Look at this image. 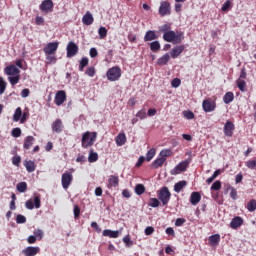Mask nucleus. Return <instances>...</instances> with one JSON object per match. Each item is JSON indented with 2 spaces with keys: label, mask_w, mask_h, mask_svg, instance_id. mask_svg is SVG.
<instances>
[{
  "label": "nucleus",
  "mask_w": 256,
  "mask_h": 256,
  "mask_svg": "<svg viewBox=\"0 0 256 256\" xmlns=\"http://www.w3.org/2000/svg\"><path fill=\"white\" fill-rule=\"evenodd\" d=\"M161 49V44L159 41H154L150 43V50L153 51V53H157Z\"/></svg>",
  "instance_id": "37"
},
{
  "label": "nucleus",
  "mask_w": 256,
  "mask_h": 256,
  "mask_svg": "<svg viewBox=\"0 0 256 256\" xmlns=\"http://www.w3.org/2000/svg\"><path fill=\"white\" fill-rule=\"evenodd\" d=\"M245 79H247V70L245 68H242L238 81H245Z\"/></svg>",
  "instance_id": "53"
},
{
  "label": "nucleus",
  "mask_w": 256,
  "mask_h": 256,
  "mask_svg": "<svg viewBox=\"0 0 256 256\" xmlns=\"http://www.w3.org/2000/svg\"><path fill=\"white\" fill-rule=\"evenodd\" d=\"M187 220L185 218H177L175 221V226L176 227H183V224L186 223Z\"/></svg>",
  "instance_id": "57"
},
{
  "label": "nucleus",
  "mask_w": 256,
  "mask_h": 256,
  "mask_svg": "<svg viewBox=\"0 0 256 256\" xmlns=\"http://www.w3.org/2000/svg\"><path fill=\"white\" fill-rule=\"evenodd\" d=\"M12 137H21V128L12 129Z\"/></svg>",
  "instance_id": "60"
},
{
  "label": "nucleus",
  "mask_w": 256,
  "mask_h": 256,
  "mask_svg": "<svg viewBox=\"0 0 256 256\" xmlns=\"http://www.w3.org/2000/svg\"><path fill=\"white\" fill-rule=\"evenodd\" d=\"M102 235L104 237H110V239H117V237H119L120 233L117 230L113 231V230L106 229L103 231Z\"/></svg>",
  "instance_id": "27"
},
{
  "label": "nucleus",
  "mask_w": 256,
  "mask_h": 256,
  "mask_svg": "<svg viewBox=\"0 0 256 256\" xmlns=\"http://www.w3.org/2000/svg\"><path fill=\"white\" fill-rule=\"evenodd\" d=\"M161 17L171 15V4L167 1H162L159 7Z\"/></svg>",
  "instance_id": "14"
},
{
  "label": "nucleus",
  "mask_w": 256,
  "mask_h": 256,
  "mask_svg": "<svg viewBox=\"0 0 256 256\" xmlns=\"http://www.w3.org/2000/svg\"><path fill=\"white\" fill-rule=\"evenodd\" d=\"M12 164L15 165V167H19V165H21V156H14L12 158Z\"/></svg>",
  "instance_id": "56"
},
{
  "label": "nucleus",
  "mask_w": 256,
  "mask_h": 256,
  "mask_svg": "<svg viewBox=\"0 0 256 256\" xmlns=\"http://www.w3.org/2000/svg\"><path fill=\"white\" fill-rule=\"evenodd\" d=\"M221 241V235L213 234L208 238V242L212 247H217Z\"/></svg>",
  "instance_id": "22"
},
{
  "label": "nucleus",
  "mask_w": 256,
  "mask_h": 256,
  "mask_svg": "<svg viewBox=\"0 0 256 256\" xmlns=\"http://www.w3.org/2000/svg\"><path fill=\"white\" fill-rule=\"evenodd\" d=\"M233 99H235V94H233V92H227L223 97V101L226 105L233 103Z\"/></svg>",
  "instance_id": "32"
},
{
  "label": "nucleus",
  "mask_w": 256,
  "mask_h": 256,
  "mask_svg": "<svg viewBox=\"0 0 256 256\" xmlns=\"http://www.w3.org/2000/svg\"><path fill=\"white\" fill-rule=\"evenodd\" d=\"M93 21H95V19L93 18V14H91L89 11H87L82 17L83 25H93Z\"/></svg>",
  "instance_id": "21"
},
{
  "label": "nucleus",
  "mask_w": 256,
  "mask_h": 256,
  "mask_svg": "<svg viewBox=\"0 0 256 256\" xmlns=\"http://www.w3.org/2000/svg\"><path fill=\"white\" fill-rule=\"evenodd\" d=\"M136 117H138L139 119H146L147 110H145V108L141 109L140 111L137 112Z\"/></svg>",
  "instance_id": "50"
},
{
  "label": "nucleus",
  "mask_w": 256,
  "mask_h": 256,
  "mask_svg": "<svg viewBox=\"0 0 256 256\" xmlns=\"http://www.w3.org/2000/svg\"><path fill=\"white\" fill-rule=\"evenodd\" d=\"M247 209L250 213H253V211H256V200L252 199L247 204Z\"/></svg>",
  "instance_id": "40"
},
{
  "label": "nucleus",
  "mask_w": 256,
  "mask_h": 256,
  "mask_svg": "<svg viewBox=\"0 0 256 256\" xmlns=\"http://www.w3.org/2000/svg\"><path fill=\"white\" fill-rule=\"evenodd\" d=\"M16 223L18 224L27 223V218L24 215L18 214L16 217Z\"/></svg>",
  "instance_id": "52"
},
{
  "label": "nucleus",
  "mask_w": 256,
  "mask_h": 256,
  "mask_svg": "<svg viewBox=\"0 0 256 256\" xmlns=\"http://www.w3.org/2000/svg\"><path fill=\"white\" fill-rule=\"evenodd\" d=\"M189 163H191V161L189 160H184L182 162H180L178 165L175 166L174 169L171 170V175H179V173H183L185 171H187V167H189Z\"/></svg>",
  "instance_id": "8"
},
{
  "label": "nucleus",
  "mask_w": 256,
  "mask_h": 256,
  "mask_svg": "<svg viewBox=\"0 0 256 256\" xmlns=\"http://www.w3.org/2000/svg\"><path fill=\"white\" fill-rule=\"evenodd\" d=\"M98 160H99V154H97V152H93V150H90L89 156H88L89 163H95Z\"/></svg>",
  "instance_id": "34"
},
{
  "label": "nucleus",
  "mask_w": 256,
  "mask_h": 256,
  "mask_svg": "<svg viewBox=\"0 0 256 256\" xmlns=\"http://www.w3.org/2000/svg\"><path fill=\"white\" fill-rule=\"evenodd\" d=\"M201 201V194L199 192H192L190 196V202L193 205H197Z\"/></svg>",
  "instance_id": "29"
},
{
  "label": "nucleus",
  "mask_w": 256,
  "mask_h": 256,
  "mask_svg": "<svg viewBox=\"0 0 256 256\" xmlns=\"http://www.w3.org/2000/svg\"><path fill=\"white\" fill-rule=\"evenodd\" d=\"M230 197L234 201H237V189H235L233 187L230 188Z\"/></svg>",
  "instance_id": "59"
},
{
  "label": "nucleus",
  "mask_w": 256,
  "mask_h": 256,
  "mask_svg": "<svg viewBox=\"0 0 256 256\" xmlns=\"http://www.w3.org/2000/svg\"><path fill=\"white\" fill-rule=\"evenodd\" d=\"M59 49V42H49L44 48L43 52L45 55H55Z\"/></svg>",
  "instance_id": "11"
},
{
  "label": "nucleus",
  "mask_w": 256,
  "mask_h": 256,
  "mask_svg": "<svg viewBox=\"0 0 256 256\" xmlns=\"http://www.w3.org/2000/svg\"><path fill=\"white\" fill-rule=\"evenodd\" d=\"M230 9H231V0H227V1L223 4L221 10L225 12V11H228V10H230Z\"/></svg>",
  "instance_id": "58"
},
{
  "label": "nucleus",
  "mask_w": 256,
  "mask_h": 256,
  "mask_svg": "<svg viewBox=\"0 0 256 256\" xmlns=\"http://www.w3.org/2000/svg\"><path fill=\"white\" fill-rule=\"evenodd\" d=\"M116 145L118 147H123V145H125V143H127V136L125 135V133H119L116 138Z\"/></svg>",
  "instance_id": "23"
},
{
  "label": "nucleus",
  "mask_w": 256,
  "mask_h": 256,
  "mask_svg": "<svg viewBox=\"0 0 256 256\" xmlns=\"http://www.w3.org/2000/svg\"><path fill=\"white\" fill-rule=\"evenodd\" d=\"M148 205L149 207L157 208L161 205V202L157 198H150Z\"/></svg>",
  "instance_id": "41"
},
{
  "label": "nucleus",
  "mask_w": 256,
  "mask_h": 256,
  "mask_svg": "<svg viewBox=\"0 0 256 256\" xmlns=\"http://www.w3.org/2000/svg\"><path fill=\"white\" fill-rule=\"evenodd\" d=\"M98 34L100 39H105V37H107V28L101 26L98 30Z\"/></svg>",
  "instance_id": "47"
},
{
  "label": "nucleus",
  "mask_w": 256,
  "mask_h": 256,
  "mask_svg": "<svg viewBox=\"0 0 256 256\" xmlns=\"http://www.w3.org/2000/svg\"><path fill=\"white\" fill-rule=\"evenodd\" d=\"M165 161H167L166 158H162V157L157 158L152 163V169H159V167H163Z\"/></svg>",
  "instance_id": "30"
},
{
  "label": "nucleus",
  "mask_w": 256,
  "mask_h": 256,
  "mask_svg": "<svg viewBox=\"0 0 256 256\" xmlns=\"http://www.w3.org/2000/svg\"><path fill=\"white\" fill-rule=\"evenodd\" d=\"M4 73L8 76V81L12 87H15V85H17V83H19L21 80V75H19L21 70H19V68L13 64L6 66L4 68Z\"/></svg>",
  "instance_id": "1"
},
{
  "label": "nucleus",
  "mask_w": 256,
  "mask_h": 256,
  "mask_svg": "<svg viewBox=\"0 0 256 256\" xmlns=\"http://www.w3.org/2000/svg\"><path fill=\"white\" fill-rule=\"evenodd\" d=\"M170 59L171 56L169 55V53H166L157 60V65L163 67V65H167V63H169Z\"/></svg>",
  "instance_id": "28"
},
{
  "label": "nucleus",
  "mask_w": 256,
  "mask_h": 256,
  "mask_svg": "<svg viewBox=\"0 0 256 256\" xmlns=\"http://www.w3.org/2000/svg\"><path fill=\"white\" fill-rule=\"evenodd\" d=\"M202 109L205 113H213L217 109V102L211 98H207L202 102Z\"/></svg>",
  "instance_id": "6"
},
{
  "label": "nucleus",
  "mask_w": 256,
  "mask_h": 256,
  "mask_svg": "<svg viewBox=\"0 0 256 256\" xmlns=\"http://www.w3.org/2000/svg\"><path fill=\"white\" fill-rule=\"evenodd\" d=\"M51 129L53 133H63V129H65V125H63V120L61 119H56L52 124H51Z\"/></svg>",
  "instance_id": "16"
},
{
  "label": "nucleus",
  "mask_w": 256,
  "mask_h": 256,
  "mask_svg": "<svg viewBox=\"0 0 256 256\" xmlns=\"http://www.w3.org/2000/svg\"><path fill=\"white\" fill-rule=\"evenodd\" d=\"M160 33H163V35H165V33H169V31H171V24H164L159 28Z\"/></svg>",
  "instance_id": "45"
},
{
  "label": "nucleus",
  "mask_w": 256,
  "mask_h": 256,
  "mask_svg": "<svg viewBox=\"0 0 256 256\" xmlns=\"http://www.w3.org/2000/svg\"><path fill=\"white\" fill-rule=\"evenodd\" d=\"M34 236L39 237V239H43V230L41 229L34 230Z\"/></svg>",
  "instance_id": "64"
},
{
  "label": "nucleus",
  "mask_w": 256,
  "mask_h": 256,
  "mask_svg": "<svg viewBox=\"0 0 256 256\" xmlns=\"http://www.w3.org/2000/svg\"><path fill=\"white\" fill-rule=\"evenodd\" d=\"M145 191H146L145 185L137 184L135 186V193H136V195H143V193H145Z\"/></svg>",
  "instance_id": "38"
},
{
  "label": "nucleus",
  "mask_w": 256,
  "mask_h": 256,
  "mask_svg": "<svg viewBox=\"0 0 256 256\" xmlns=\"http://www.w3.org/2000/svg\"><path fill=\"white\" fill-rule=\"evenodd\" d=\"M163 39L166 41V43H173L175 45L182 43L185 36H183V32L175 33V31L170 30L169 32L163 34Z\"/></svg>",
  "instance_id": "2"
},
{
  "label": "nucleus",
  "mask_w": 256,
  "mask_h": 256,
  "mask_svg": "<svg viewBox=\"0 0 256 256\" xmlns=\"http://www.w3.org/2000/svg\"><path fill=\"white\" fill-rule=\"evenodd\" d=\"M158 199L161 201L162 205H169V201H171V192L167 186H164L158 190Z\"/></svg>",
  "instance_id": "4"
},
{
  "label": "nucleus",
  "mask_w": 256,
  "mask_h": 256,
  "mask_svg": "<svg viewBox=\"0 0 256 256\" xmlns=\"http://www.w3.org/2000/svg\"><path fill=\"white\" fill-rule=\"evenodd\" d=\"M171 86L174 87V89H177V87H180V86H181V79H179V78H174V79L171 81Z\"/></svg>",
  "instance_id": "54"
},
{
  "label": "nucleus",
  "mask_w": 256,
  "mask_h": 256,
  "mask_svg": "<svg viewBox=\"0 0 256 256\" xmlns=\"http://www.w3.org/2000/svg\"><path fill=\"white\" fill-rule=\"evenodd\" d=\"M33 143H35V137L27 136L24 139L23 149H25L26 151L31 149V147H33Z\"/></svg>",
  "instance_id": "24"
},
{
  "label": "nucleus",
  "mask_w": 256,
  "mask_h": 256,
  "mask_svg": "<svg viewBox=\"0 0 256 256\" xmlns=\"http://www.w3.org/2000/svg\"><path fill=\"white\" fill-rule=\"evenodd\" d=\"M74 218L78 219V217L81 215V208H79L77 205H74Z\"/></svg>",
  "instance_id": "61"
},
{
  "label": "nucleus",
  "mask_w": 256,
  "mask_h": 256,
  "mask_svg": "<svg viewBox=\"0 0 256 256\" xmlns=\"http://www.w3.org/2000/svg\"><path fill=\"white\" fill-rule=\"evenodd\" d=\"M87 65H89V58L87 57L82 58L79 64V71L81 72L85 71V68L87 67Z\"/></svg>",
  "instance_id": "36"
},
{
  "label": "nucleus",
  "mask_w": 256,
  "mask_h": 256,
  "mask_svg": "<svg viewBox=\"0 0 256 256\" xmlns=\"http://www.w3.org/2000/svg\"><path fill=\"white\" fill-rule=\"evenodd\" d=\"M55 4H53V0H44L39 6L40 11L42 13H52Z\"/></svg>",
  "instance_id": "12"
},
{
  "label": "nucleus",
  "mask_w": 256,
  "mask_h": 256,
  "mask_svg": "<svg viewBox=\"0 0 256 256\" xmlns=\"http://www.w3.org/2000/svg\"><path fill=\"white\" fill-rule=\"evenodd\" d=\"M236 85L241 93L247 91V82H245V80H236Z\"/></svg>",
  "instance_id": "33"
},
{
  "label": "nucleus",
  "mask_w": 256,
  "mask_h": 256,
  "mask_svg": "<svg viewBox=\"0 0 256 256\" xmlns=\"http://www.w3.org/2000/svg\"><path fill=\"white\" fill-rule=\"evenodd\" d=\"M95 73H96V70H95V67L93 66L88 67L85 71V75H87L88 77H95Z\"/></svg>",
  "instance_id": "48"
},
{
  "label": "nucleus",
  "mask_w": 256,
  "mask_h": 256,
  "mask_svg": "<svg viewBox=\"0 0 256 256\" xmlns=\"http://www.w3.org/2000/svg\"><path fill=\"white\" fill-rule=\"evenodd\" d=\"M106 77L108 81H119V79H121V68L119 66H114L108 69Z\"/></svg>",
  "instance_id": "5"
},
{
  "label": "nucleus",
  "mask_w": 256,
  "mask_h": 256,
  "mask_svg": "<svg viewBox=\"0 0 256 256\" xmlns=\"http://www.w3.org/2000/svg\"><path fill=\"white\" fill-rule=\"evenodd\" d=\"M160 157L164 158L165 157H171V150H162L160 152Z\"/></svg>",
  "instance_id": "63"
},
{
  "label": "nucleus",
  "mask_w": 256,
  "mask_h": 256,
  "mask_svg": "<svg viewBox=\"0 0 256 256\" xmlns=\"http://www.w3.org/2000/svg\"><path fill=\"white\" fill-rule=\"evenodd\" d=\"M245 165L248 169L254 171L256 169V159L248 160L247 162H245Z\"/></svg>",
  "instance_id": "43"
},
{
  "label": "nucleus",
  "mask_w": 256,
  "mask_h": 256,
  "mask_svg": "<svg viewBox=\"0 0 256 256\" xmlns=\"http://www.w3.org/2000/svg\"><path fill=\"white\" fill-rule=\"evenodd\" d=\"M24 167L26 168V171L28 173H33L37 169V166L35 165V162L32 161V160H25L24 161Z\"/></svg>",
  "instance_id": "25"
},
{
  "label": "nucleus",
  "mask_w": 256,
  "mask_h": 256,
  "mask_svg": "<svg viewBox=\"0 0 256 256\" xmlns=\"http://www.w3.org/2000/svg\"><path fill=\"white\" fill-rule=\"evenodd\" d=\"M51 63H57V57L54 56L53 54L46 55V64L51 65Z\"/></svg>",
  "instance_id": "44"
},
{
  "label": "nucleus",
  "mask_w": 256,
  "mask_h": 256,
  "mask_svg": "<svg viewBox=\"0 0 256 256\" xmlns=\"http://www.w3.org/2000/svg\"><path fill=\"white\" fill-rule=\"evenodd\" d=\"M26 209L33 210V209H40L41 208V196L37 195L34 196V199H29L25 203Z\"/></svg>",
  "instance_id": "7"
},
{
  "label": "nucleus",
  "mask_w": 256,
  "mask_h": 256,
  "mask_svg": "<svg viewBox=\"0 0 256 256\" xmlns=\"http://www.w3.org/2000/svg\"><path fill=\"white\" fill-rule=\"evenodd\" d=\"M67 101V93L65 92V90H60L58 92H56L55 98H54V103L55 105H57L58 107L63 105V103Z\"/></svg>",
  "instance_id": "13"
},
{
  "label": "nucleus",
  "mask_w": 256,
  "mask_h": 256,
  "mask_svg": "<svg viewBox=\"0 0 256 256\" xmlns=\"http://www.w3.org/2000/svg\"><path fill=\"white\" fill-rule=\"evenodd\" d=\"M219 189H221V181L217 180L215 181L212 186H211V190L212 191H219Z\"/></svg>",
  "instance_id": "55"
},
{
  "label": "nucleus",
  "mask_w": 256,
  "mask_h": 256,
  "mask_svg": "<svg viewBox=\"0 0 256 256\" xmlns=\"http://www.w3.org/2000/svg\"><path fill=\"white\" fill-rule=\"evenodd\" d=\"M155 148L150 149L146 154V161H151L155 157Z\"/></svg>",
  "instance_id": "51"
},
{
  "label": "nucleus",
  "mask_w": 256,
  "mask_h": 256,
  "mask_svg": "<svg viewBox=\"0 0 256 256\" xmlns=\"http://www.w3.org/2000/svg\"><path fill=\"white\" fill-rule=\"evenodd\" d=\"M159 37L157 36V34H155V31L153 30H148L144 36V41L145 43L149 42V41H155V39H158Z\"/></svg>",
  "instance_id": "26"
},
{
  "label": "nucleus",
  "mask_w": 256,
  "mask_h": 256,
  "mask_svg": "<svg viewBox=\"0 0 256 256\" xmlns=\"http://www.w3.org/2000/svg\"><path fill=\"white\" fill-rule=\"evenodd\" d=\"M61 183L63 189H69L71 183H73V174L71 172H65L62 174Z\"/></svg>",
  "instance_id": "10"
},
{
  "label": "nucleus",
  "mask_w": 256,
  "mask_h": 256,
  "mask_svg": "<svg viewBox=\"0 0 256 256\" xmlns=\"http://www.w3.org/2000/svg\"><path fill=\"white\" fill-rule=\"evenodd\" d=\"M36 25H45V18L42 16H37L35 19Z\"/></svg>",
  "instance_id": "62"
},
{
  "label": "nucleus",
  "mask_w": 256,
  "mask_h": 256,
  "mask_svg": "<svg viewBox=\"0 0 256 256\" xmlns=\"http://www.w3.org/2000/svg\"><path fill=\"white\" fill-rule=\"evenodd\" d=\"M183 51H185V45L176 46L171 50L170 56L172 59H177V57H179Z\"/></svg>",
  "instance_id": "18"
},
{
  "label": "nucleus",
  "mask_w": 256,
  "mask_h": 256,
  "mask_svg": "<svg viewBox=\"0 0 256 256\" xmlns=\"http://www.w3.org/2000/svg\"><path fill=\"white\" fill-rule=\"evenodd\" d=\"M95 141H97V132H85L82 135L81 140L83 149H89V147H93Z\"/></svg>",
  "instance_id": "3"
},
{
  "label": "nucleus",
  "mask_w": 256,
  "mask_h": 256,
  "mask_svg": "<svg viewBox=\"0 0 256 256\" xmlns=\"http://www.w3.org/2000/svg\"><path fill=\"white\" fill-rule=\"evenodd\" d=\"M123 243H125L126 247H133V241L131 240V236L129 235L123 237Z\"/></svg>",
  "instance_id": "46"
},
{
  "label": "nucleus",
  "mask_w": 256,
  "mask_h": 256,
  "mask_svg": "<svg viewBox=\"0 0 256 256\" xmlns=\"http://www.w3.org/2000/svg\"><path fill=\"white\" fill-rule=\"evenodd\" d=\"M16 189L19 193H25V191H27V182L18 183Z\"/></svg>",
  "instance_id": "39"
},
{
  "label": "nucleus",
  "mask_w": 256,
  "mask_h": 256,
  "mask_svg": "<svg viewBox=\"0 0 256 256\" xmlns=\"http://www.w3.org/2000/svg\"><path fill=\"white\" fill-rule=\"evenodd\" d=\"M39 251H41L39 247L29 246L25 250H23V253L25 256H35L37 255V253H39Z\"/></svg>",
  "instance_id": "20"
},
{
  "label": "nucleus",
  "mask_w": 256,
  "mask_h": 256,
  "mask_svg": "<svg viewBox=\"0 0 256 256\" xmlns=\"http://www.w3.org/2000/svg\"><path fill=\"white\" fill-rule=\"evenodd\" d=\"M183 115H184L185 119H189V120L195 119V114L191 110L184 111Z\"/></svg>",
  "instance_id": "49"
},
{
  "label": "nucleus",
  "mask_w": 256,
  "mask_h": 256,
  "mask_svg": "<svg viewBox=\"0 0 256 256\" xmlns=\"http://www.w3.org/2000/svg\"><path fill=\"white\" fill-rule=\"evenodd\" d=\"M66 51H67V57L71 59V57H75V55L79 53V46L75 42L70 41L67 44Z\"/></svg>",
  "instance_id": "9"
},
{
  "label": "nucleus",
  "mask_w": 256,
  "mask_h": 256,
  "mask_svg": "<svg viewBox=\"0 0 256 256\" xmlns=\"http://www.w3.org/2000/svg\"><path fill=\"white\" fill-rule=\"evenodd\" d=\"M107 188L108 189H115L119 187V176L117 175H110L107 180Z\"/></svg>",
  "instance_id": "17"
},
{
  "label": "nucleus",
  "mask_w": 256,
  "mask_h": 256,
  "mask_svg": "<svg viewBox=\"0 0 256 256\" xmlns=\"http://www.w3.org/2000/svg\"><path fill=\"white\" fill-rule=\"evenodd\" d=\"M5 89H7V82L4 77H0V95L5 93Z\"/></svg>",
  "instance_id": "42"
},
{
  "label": "nucleus",
  "mask_w": 256,
  "mask_h": 256,
  "mask_svg": "<svg viewBox=\"0 0 256 256\" xmlns=\"http://www.w3.org/2000/svg\"><path fill=\"white\" fill-rule=\"evenodd\" d=\"M234 131H235V124L230 120H227L223 128L225 137H233Z\"/></svg>",
  "instance_id": "15"
},
{
  "label": "nucleus",
  "mask_w": 256,
  "mask_h": 256,
  "mask_svg": "<svg viewBox=\"0 0 256 256\" xmlns=\"http://www.w3.org/2000/svg\"><path fill=\"white\" fill-rule=\"evenodd\" d=\"M241 225H243V218L241 216H235L230 222L231 229H239Z\"/></svg>",
  "instance_id": "19"
},
{
  "label": "nucleus",
  "mask_w": 256,
  "mask_h": 256,
  "mask_svg": "<svg viewBox=\"0 0 256 256\" xmlns=\"http://www.w3.org/2000/svg\"><path fill=\"white\" fill-rule=\"evenodd\" d=\"M23 115V110H21V107L16 108L15 113L13 115V121H21V117Z\"/></svg>",
  "instance_id": "35"
},
{
  "label": "nucleus",
  "mask_w": 256,
  "mask_h": 256,
  "mask_svg": "<svg viewBox=\"0 0 256 256\" xmlns=\"http://www.w3.org/2000/svg\"><path fill=\"white\" fill-rule=\"evenodd\" d=\"M184 187H187V181H185V180L179 181L178 183H176L174 185L175 193H181V191H183Z\"/></svg>",
  "instance_id": "31"
}]
</instances>
